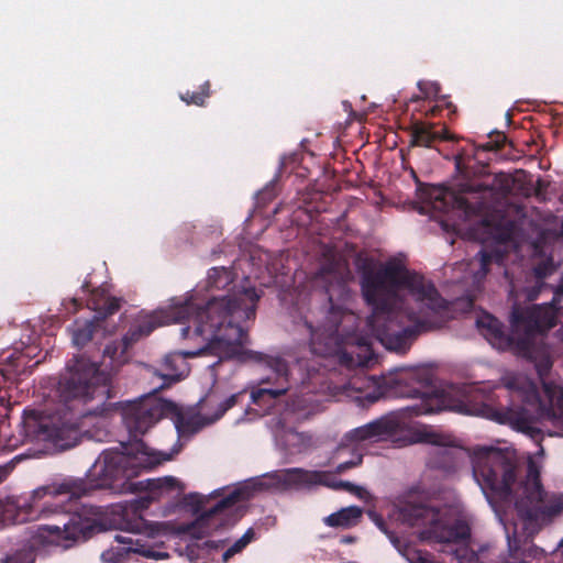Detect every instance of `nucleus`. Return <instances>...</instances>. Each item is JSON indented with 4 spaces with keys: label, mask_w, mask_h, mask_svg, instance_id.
Returning a JSON list of instances; mask_svg holds the SVG:
<instances>
[{
    "label": "nucleus",
    "mask_w": 563,
    "mask_h": 563,
    "mask_svg": "<svg viewBox=\"0 0 563 563\" xmlns=\"http://www.w3.org/2000/svg\"><path fill=\"white\" fill-rule=\"evenodd\" d=\"M261 297L262 291L258 292L254 287H243L223 297H212L205 306H198L192 299H188L169 307L167 321H187L189 324L181 328V336H197L201 344L195 351L165 355L155 372L164 382L155 391L169 387L187 375L186 358L203 354L219 355L220 360L238 358L265 363L279 378L286 379L288 365L284 358L243 350L249 335L241 323L255 318Z\"/></svg>",
    "instance_id": "1"
},
{
    "label": "nucleus",
    "mask_w": 563,
    "mask_h": 563,
    "mask_svg": "<svg viewBox=\"0 0 563 563\" xmlns=\"http://www.w3.org/2000/svg\"><path fill=\"white\" fill-rule=\"evenodd\" d=\"M210 401H211V397H209V398L207 399L206 406H208Z\"/></svg>",
    "instance_id": "60"
},
{
    "label": "nucleus",
    "mask_w": 563,
    "mask_h": 563,
    "mask_svg": "<svg viewBox=\"0 0 563 563\" xmlns=\"http://www.w3.org/2000/svg\"><path fill=\"white\" fill-rule=\"evenodd\" d=\"M440 107L439 106H434L432 108H430V110L427 112L428 115L430 117H437L440 112Z\"/></svg>",
    "instance_id": "52"
},
{
    "label": "nucleus",
    "mask_w": 563,
    "mask_h": 563,
    "mask_svg": "<svg viewBox=\"0 0 563 563\" xmlns=\"http://www.w3.org/2000/svg\"><path fill=\"white\" fill-rule=\"evenodd\" d=\"M254 539L255 531L253 528H249L239 540L223 552L221 561L223 563L229 562L230 559L242 552Z\"/></svg>",
    "instance_id": "36"
},
{
    "label": "nucleus",
    "mask_w": 563,
    "mask_h": 563,
    "mask_svg": "<svg viewBox=\"0 0 563 563\" xmlns=\"http://www.w3.org/2000/svg\"><path fill=\"white\" fill-rule=\"evenodd\" d=\"M459 563H481V554L468 547L455 551Z\"/></svg>",
    "instance_id": "42"
},
{
    "label": "nucleus",
    "mask_w": 563,
    "mask_h": 563,
    "mask_svg": "<svg viewBox=\"0 0 563 563\" xmlns=\"http://www.w3.org/2000/svg\"><path fill=\"white\" fill-rule=\"evenodd\" d=\"M318 476L311 479V487L321 485L333 490H345L357 497H362L365 489L347 481H341L334 478L330 472L325 471H312Z\"/></svg>",
    "instance_id": "31"
},
{
    "label": "nucleus",
    "mask_w": 563,
    "mask_h": 563,
    "mask_svg": "<svg viewBox=\"0 0 563 563\" xmlns=\"http://www.w3.org/2000/svg\"><path fill=\"white\" fill-rule=\"evenodd\" d=\"M0 563H30L29 554L23 551H16L11 555H7Z\"/></svg>",
    "instance_id": "46"
},
{
    "label": "nucleus",
    "mask_w": 563,
    "mask_h": 563,
    "mask_svg": "<svg viewBox=\"0 0 563 563\" xmlns=\"http://www.w3.org/2000/svg\"><path fill=\"white\" fill-rule=\"evenodd\" d=\"M110 375L84 355H76L67 363V373L59 380L60 397L65 408L41 417L36 435L65 451L78 444L81 437L79 418L104 416L111 406Z\"/></svg>",
    "instance_id": "3"
},
{
    "label": "nucleus",
    "mask_w": 563,
    "mask_h": 563,
    "mask_svg": "<svg viewBox=\"0 0 563 563\" xmlns=\"http://www.w3.org/2000/svg\"><path fill=\"white\" fill-rule=\"evenodd\" d=\"M547 493L540 481V472L536 463H528L527 481L523 483V497L516 500V509L521 517L537 521L551 519L563 510V500L560 497L545 503Z\"/></svg>",
    "instance_id": "14"
},
{
    "label": "nucleus",
    "mask_w": 563,
    "mask_h": 563,
    "mask_svg": "<svg viewBox=\"0 0 563 563\" xmlns=\"http://www.w3.org/2000/svg\"><path fill=\"white\" fill-rule=\"evenodd\" d=\"M506 141V136L503 133H497V139L495 141H489L484 145V150H500L504 146V143Z\"/></svg>",
    "instance_id": "48"
},
{
    "label": "nucleus",
    "mask_w": 563,
    "mask_h": 563,
    "mask_svg": "<svg viewBox=\"0 0 563 563\" xmlns=\"http://www.w3.org/2000/svg\"><path fill=\"white\" fill-rule=\"evenodd\" d=\"M552 365L551 358L544 356L536 364V371L542 384L543 391L549 399L548 406L555 408V428L558 429L555 434L563 435V387L548 379Z\"/></svg>",
    "instance_id": "22"
},
{
    "label": "nucleus",
    "mask_w": 563,
    "mask_h": 563,
    "mask_svg": "<svg viewBox=\"0 0 563 563\" xmlns=\"http://www.w3.org/2000/svg\"><path fill=\"white\" fill-rule=\"evenodd\" d=\"M175 402L162 399L154 394L128 401L121 407L122 421L129 431L131 441H142L144 435L161 419L169 417Z\"/></svg>",
    "instance_id": "12"
},
{
    "label": "nucleus",
    "mask_w": 563,
    "mask_h": 563,
    "mask_svg": "<svg viewBox=\"0 0 563 563\" xmlns=\"http://www.w3.org/2000/svg\"><path fill=\"white\" fill-rule=\"evenodd\" d=\"M421 441L433 445V450L430 452L428 464L445 473H452L456 471L460 460L461 451L454 446L453 439L451 435L434 431H424L421 433Z\"/></svg>",
    "instance_id": "16"
},
{
    "label": "nucleus",
    "mask_w": 563,
    "mask_h": 563,
    "mask_svg": "<svg viewBox=\"0 0 563 563\" xmlns=\"http://www.w3.org/2000/svg\"><path fill=\"white\" fill-rule=\"evenodd\" d=\"M225 544V540H208L203 542H195L190 543L187 547V554L191 562L194 563H209L214 561V554L223 549Z\"/></svg>",
    "instance_id": "29"
},
{
    "label": "nucleus",
    "mask_w": 563,
    "mask_h": 563,
    "mask_svg": "<svg viewBox=\"0 0 563 563\" xmlns=\"http://www.w3.org/2000/svg\"><path fill=\"white\" fill-rule=\"evenodd\" d=\"M316 284L322 285L323 291L311 295L309 309L299 319L294 317V324L311 352L323 354L339 334L340 324L346 316L340 306L333 303L335 292H343L346 285L333 264L322 266L317 272Z\"/></svg>",
    "instance_id": "6"
},
{
    "label": "nucleus",
    "mask_w": 563,
    "mask_h": 563,
    "mask_svg": "<svg viewBox=\"0 0 563 563\" xmlns=\"http://www.w3.org/2000/svg\"><path fill=\"white\" fill-rule=\"evenodd\" d=\"M555 269L556 267L554 265L552 257H549L545 261L540 262L533 267L536 284L534 286L527 289V299L529 301L538 299L542 290L549 287L545 284L544 279L548 276L552 275L555 272Z\"/></svg>",
    "instance_id": "32"
},
{
    "label": "nucleus",
    "mask_w": 563,
    "mask_h": 563,
    "mask_svg": "<svg viewBox=\"0 0 563 563\" xmlns=\"http://www.w3.org/2000/svg\"><path fill=\"white\" fill-rule=\"evenodd\" d=\"M356 345L361 349V351L364 353L363 357L357 361V365L365 366L368 364V362L373 357V350L371 347V341L368 338H356L355 339Z\"/></svg>",
    "instance_id": "43"
},
{
    "label": "nucleus",
    "mask_w": 563,
    "mask_h": 563,
    "mask_svg": "<svg viewBox=\"0 0 563 563\" xmlns=\"http://www.w3.org/2000/svg\"><path fill=\"white\" fill-rule=\"evenodd\" d=\"M245 396V391L242 390V391H239V393H235V394H232L231 396H229L228 398H225L224 400H222L221 402H219L217 405V410L216 412L210 417V419L208 420V422H216L218 421L219 419H221L225 412L228 410H230L231 408H233L234 406H236L238 404H240L242 401V398Z\"/></svg>",
    "instance_id": "39"
},
{
    "label": "nucleus",
    "mask_w": 563,
    "mask_h": 563,
    "mask_svg": "<svg viewBox=\"0 0 563 563\" xmlns=\"http://www.w3.org/2000/svg\"><path fill=\"white\" fill-rule=\"evenodd\" d=\"M12 470L13 465L10 463L0 466V484L8 477Z\"/></svg>",
    "instance_id": "50"
},
{
    "label": "nucleus",
    "mask_w": 563,
    "mask_h": 563,
    "mask_svg": "<svg viewBox=\"0 0 563 563\" xmlns=\"http://www.w3.org/2000/svg\"><path fill=\"white\" fill-rule=\"evenodd\" d=\"M88 307L97 313V320H103L120 309L121 299L110 296L103 289H95L91 291Z\"/></svg>",
    "instance_id": "27"
},
{
    "label": "nucleus",
    "mask_w": 563,
    "mask_h": 563,
    "mask_svg": "<svg viewBox=\"0 0 563 563\" xmlns=\"http://www.w3.org/2000/svg\"><path fill=\"white\" fill-rule=\"evenodd\" d=\"M504 388L512 401L504 408L503 415L514 429L537 441L541 439V430L534 426L537 421L548 420L555 427V408L542 402L533 382L511 375L504 379Z\"/></svg>",
    "instance_id": "10"
},
{
    "label": "nucleus",
    "mask_w": 563,
    "mask_h": 563,
    "mask_svg": "<svg viewBox=\"0 0 563 563\" xmlns=\"http://www.w3.org/2000/svg\"><path fill=\"white\" fill-rule=\"evenodd\" d=\"M534 551H536V554H538V553H539V554H541V555H543V554H544V550H543V549H540V548H537V547H536V548H534Z\"/></svg>",
    "instance_id": "58"
},
{
    "label": "nucleus",
    "mask_w": 563,
    "mask_h": 563,
    "mask_svg": "<svg viewBox=\"0 0 563 563\" xmlns=\"http://www.w3.org/2000/svg\"><path fill=\"white\" fill-rule=\"evenodd\" d=\"M36 346H27L24 351L14 352L8 356V363L0 368V406H10V388L18 375L23 373L25 368L36 366L40 362L29 365V362L35 356Z\"/></svg>",
    "instance_id": "17"
},
{
    "label": "nucleus",
    "mask_w": 563,
    "mask_h": 563,
    "mask_svg": "<svg viewBox=\"0 0 563 563\" xmlns=\"http://www.w3.org/2000/svg\"><path fill=\"white\" fill-rule=\"evenodd\" d=\"M362 461H363L362 455H357V457L355 460L342 462L336 465L334 473L342 474V473L346 472L347 470H351L353 467L361 465Z\"/></svg>",
    "instance_id": "47"
},
{
    "label": "nucleus",
    "mask_w": 563,
    "mask_h": 563,
    "mask_svg": "<svg viewBox=\"0 0 563 563\" xmlns=\"http://www.w3.org/2000/svg\"><path fill=\"white\" fill-rule=\"evenodd\" d=\"M445 124L417 121L410 128V146L433 148L441 141H457Z\"/></svg>",
    "instance_id": "23"
},
{
    "label": "nucleus",
    "mask_w": 563,
    "mask_h": 563,
    "mask_svg": "<svg viewBox=\"0 0 563 563\" xmlns=\"http://www.w3.org/2000/svg\"><path fill=\"white\" fill-rule=\"evenodd\" d=\"M411 100H412V101H419V100H420V97L412 98Z\"/></svg>",
    "instance_id": "59"
},
{
    "label": "nucleus",
    "mask_w": 563,
    "mask_h": 563,
    "mask_svg": "<svg viewBox=\"0 0 563 563\" xmlns=\"http://www.w3.org/2000/svg\"><path fill=\"white\" fill-rule=\"evenodd\" d=\"M55 488L56 485L43 486L32 493L0 498V523L16 525L57 515L60 518L56 523L38 528V536L45 542L69 549L91 538L99 530L98 523L78 512H70V505L65 504Z\"/></svg>",
    "instance_id": "4"
},
{
    "label": "nucleus",
    "mask_w": 563,
    "mask_h": 563,
    "mask_svg": "<svg viewBox=\"0 0 563 563\" xmlns=\"http://www.w3.org/2000/svg\"><path fill=\"white\" fill-rule=\"evenodd\" d=\"M356 538L355 537H352V536H345L342 538L341 542L342 543H353L355 542Z\"/></svg>",
    "instance_id": "55"
},
{
    "label": "nucleus",
    "mask_w": 563,
    "mask_h": 563,
    "mask_svg": "<svg viewBox=\"0 0 563 563\" xmlns=\"http://www.w3.org/2000/svg\"><path fill=\"white\" fill-rule=\"evenodd\" d=\"M409 563H435L429 558L427 552H422L419 550H412L411 552L406 554Z\"/></svg>",
    "instance_id": "44"
},
{
    "label": "nucleus",
    "mask_w": 563,
    "mask_h": 563,
    "mask_svg": "<svg viewBox=\"0 0 563 563\" xmlns=\"http://www.w3.org/2000/svg\"><path fill=\"white\" fill-rule=\"evenodd\" d=\"M115 540L118 545L111 547L110 549L101 553V560L103 563H123L132 553L142 554L145 558L158 559L161 555L153 550H144L133 547V542L126 541L124 538L117 536Z\"/></svg>",
    "instance_id": "25"
},
{
    "label": "nucleus",
    "mask_w": 563,
    "mask_h": 563,
    "mask_svg": "<svg viewBox=\"0 0 563 563\" xmlns=\"http://www.w3.org/2000/svg\"><path fill=\"white\" fill-rule=\"evenodd\" d=\"M407 396L420 399V404L412 407L416 416L438 413L444 410L484 416L490 411L495 401L493 391L474 384L438 389L432 384L430 375L422 379L420 387L412 388Z\"/></svg>",
    "instance_id": "7"
},
{
    "label": "nucleus",
    "mask_w": 563,
    "mask_h": 563,
    "mask_svg": "<svg viewBox=\"0 0 563 563\" xmlns=\"http://www.w3.org/2000/svg\"><path fill=\"white\" fill-rule=\"evenodd\" d=\"M342 360H343V362H344L346 365H349V366H352V365H353V360H352V357H351V356H349V355H347V353H344V354L342 355Z\"/></svg>",
    "instance_id": "53"
},
{
    "label": "nucleus",
    "mask_w": 563,
    "mask_h": 563,
    "mask_svg": "<svg viewBox=\"0 0 563 563\" xmlns=\"http://www.w3.org/2000/svg\"><path fill=\"white\" fill-rule=\"evenodd\" d=\"M473 475L486 498L509 500L518 477L514 454L498 448H476L472 454Z\"/></svg>",
    "instance_id": "11"
},
{
    "label": "nucleus",
    "mask_w": 563,
    "mask_h": 563,
    "mask_svg": "<svg viewBox=\"0 0 563 563\" xmlns=\"http://www.w3.org/2000/svg\"><path fill=\"white\" fill-rule=\"evenodd\" d=\"M363 510L358 506H350L340 509L324 518V523L333 528H351L358 523L362 518Z\"/></svg>",
    "instance_id": "33"
},
{
    "label": "nucleus",
    "mask_w": 563,
    "mask_h": 563,
    "mask_svg": "<svg viewBox=\"0 0 563 563\" xmlns=\"http://www.w3.org/2000/svg\"><path fill=\"white\" fill-rule=\"evenodd\" d=\"M168 313L169 310L167 311L166 317ZM164 322H168L167 319L164 321H157L156 317L152 316L136 324L131 325L120 341H114L106 346L103 351L104 356H108L113 361H121V358L134 343H136L143 336L150 335L157 327L162 325Z\"/></svg>",
    "instance_id": "20"
},
{
    "label": "nucleus",
    "mask_w": 563,
    "mask_h": 563,
    "mask_svg": "<svg viewBox=\"0 0 563 563\" xmlns=\"http://www.w3.org/2000/svg\"><path fill=\"white\" fill-rule=\"evenodd\" d=\"M142 526H143L142 519L137 518L133 522H129L126 528L131 531H140Z\"/></svg>",
    "instance_id": "51"
},
{
    "label": "nucleus",
    "mask_w": 563,
    "mask_h": 563,
    "mask_svg": "<svg viewBox=\"0 0 563 563\" xmlns=\"http://www.w3.org/2000/svg\"><path fill=\"white\" fill-rule=\"evenodd\" d=\"M210 97V81H205L199 91H186L180 96V99L187 104H195L202 107L206 103V99Z\"/></svg>",
    "instance_id": "38"
},
{
    "label": "nucleus",
    "mask_w": 563,
    "mask_h": 563,
    "mask_svg": "<svg viewBox=\"0 0 563 563\" xmlns=\"http://www.w3.org/2000/svg\"><path fill=\"white\" fill-rule=\"evenodd\" d=\"M184 492L183 484L175 477L168 476L148 482V498L142 501V507H147L150 501L169 497L173 493L180 495Z\"/></svg>",
    "instance_id": "28"
},
{
    "label": "nucleus",
    "mask_w": 563,
    "mask_h": 563,
    "mask_svg": "<svg viewBox=\"0 0 563 563\" xmlns=\"http://www.w3.org/2000/svg\"><path fill=\"white\" fill-rule=\"evenodd\" d=\"M446 108H448L452 113H455V111H456V108H455L451 102H446Z\"/></svg>",
    "instance_id": "57"
},
{
    "label": "nucleus",
    "mask_w": 563,
    "mask_h": 563,
    "mask_svg": "<svg viewBox=\"0 0 563 563\" xmlns=\"http://www.w3.org/2000/svg\"><path fill=\"white\" fill-rule=\"evenodd\" d=\"M559 547H563V539L560 541Z\"/></svg>",
    "instance_id": "61"
},
{
    "label": "nucleus",
    "mask_w": 563,
    "mask_h": 563,
    "mask_svg": "<svg viewBox=\"0 0 563 563\" xmlns=\"http://www.w3.org/2000/svg\"><path fill=\"white\" fill-rule=\"evenodd\" d=\"M418 88L423 93L424 98H430L439 92V86L434 82L419 81Z\"/></svg>",
    "instance_id": "45"
},
{
    "label": "nucleus",
    "mask_w": 563,
    "mask_h": 563,
    "mask_svg": "<svg viewBox=\"0 0 563 563\" xmlns=\"http://www.w3.org/2000/svg\"><path fill=\"white\" fill-rule=\"evenodd\" d=\"M317 412V406L310 396L295 395L289 397L279 413L278 424H297L310 419Z\"/></svg>",
    "instance_id": "24"
},
{
    "label": "nucleus",
    "mask_w": 563,
    "mask_h": 563,
    "mask_svg": "<svg viewBox=\"0 0 563 563\" xmlns=\"http://www.w3.org/2000/svg\"><path fill=\"white\" fill-rule=\"evenodd\" d=\"M558 313H563V277L558 287L553 289L551 302L542 306H533L528 309H521L519 307L512 309L514 327H523L527 332V336L519 342L520 347L528 351L531 345L532 335H543L555 327Z\"/></svg>",
    "instance_id": "13"
},
{
    "label": "nucleus",
    "mask_w": 563,
    "mask_h": 563,
    "mask_svg": "<svg viewBox=\"0 0 563 563\" xmlns=\"http://www.w3.org/2000/svg\"><path fill=\"white\" fill-rule=\"evenodd\" d=\"M400 430L401 424L398 417L391 413L351 430L346 438L354 442H375L396 435Z\"/></svg>",
    "instance_id": "21"
},
{
    "label": "nucleus",
    "mask_w": 563,
    "mask_h": 563,
    "mask_svg": "<svg viewBox=\"0 0 563 563\" xmlns=\"http://www.w3.org/2000/svg\"><path fill=\"white\" fill-rule=\"evenodd\" d=\"M120 449L104 450L89 470L87 479H64L56 485L55 492L65 496L71 508V499H78L95 489L121 490L131 478L162 462L143 441L122 442Z\"/></svg>",
    "instance_id": "5"
},
{
    "label": "nucleus",
    "mask_w": 563,
    "mask_h": 563,
    "mask_svg": "<svg viewBox=\"0 0 563 563\" xmlns=\"http://www.w3.org/2000/svg\"><path fill=\"white\" fill-rule=\"evenodd\" d=\"M361 291L372 307L367 327L387 350L406 353L416 339L433 328L428 311L445 308L434 284L399 262L375 269L369 257L355 261Z\"/></svg>",
    "instance_id": "2"
},
{
    "label": "nucleus",
    "mask_w": 563,
    "mask_h": 563,
    "mask_svg": "<svg viewBox=\"0 0 563 563\" xmlns=\"http://www.w3.org/2000/svg\"><path fill=\"white\" fill-rule=\"evenodd\" d=\"M180 437L192 435L197 433L206 424H209L210 418H199L197 416L187 417L183 413L181 409L175 404L174 412H170L169 417Z\"/></svg>",
    "instance_id": "30"
},
{
    "label": "nucleus",
    "mask_w": 563,
    "mask_h": 563,
    "mask_svg": "<svg viewBox=\"0 0 563 563\" xmlns=\"http://www.w3.org/2000/svg\"><path fill=\"white\" fill-rule=\"evenodd\" d=\"M233 273L227 267H212L208 272V287L224 289L233 283Z\"/></svg>",
    "instance_id": "35"
},
{
    "label": "nucleus",
    "mask_w": 563,
    "mask_h": 563,
    "mask_svg": "<svg viewBox=\"0 0 563 563\" xmlns=\"http://www.w3.org/2000/svg\"><path fill=\"white\" fill-rule=\"evenodd\" d=\"M475 156L476 150L473 145L457 150L453 156L456 181L448 197L452 205V212L459 217L461 222L482 217V224L489 227V220L484 216L489 210L488 197L493 195L494 187L474 177L476 172L471 163Z\"/></svg>",
    "instance_id": "9"
},
{
    "label": "nucleus",
    "mask_w": 563,
    "mask_h": 563,
    "mask_svg": "<svg viewBox=\"0 0 563 563\" xmlns=\"http://www.w3.org/2000/svg\"><path fill=\"white\" fill-rule=\"evenodd\" d=\"M288 387L278 388L260 387L251 393L252 402L260 407L272 408L278 402V398L286 394Z\"/></svg>",
    "instance_id": "34"
},
{
    "label": "nucleus",
    "mask_w": 563,
    "mask_h": 563,
    "mask_svg": "<svg viewBox=\"0 0 563 563\" xmlns=\"http://www.w3.org/2000/svg\"><path fill=\"white\" fill-rule=\"evenodd\" d=\"M282 428L277 441L287 454H300L311 445V437L305 432L296 431L292 424H279Z\"/></svg>",
    "instance_id": "26"
},
{
    "label": "nucleus",
    "mask_w": 563,
    "mask_h": 563,
    "mask_svg": "<svg viewBox=\"0 0 563 563\" xmlns=\"http://www.w3.org/2000/svg\"><path fill=\"white\" fill-rule=\"evenodd\" d=\"M542 189H543V183L541 179L538 180V187H537V190H536V195L537 197H540L542 195Z\"/></svg>",
    "instance_id": "56"
},
{
    "label": "nucleus",
    "mask_w": 563,
    "mask_h": 563,
    "mask_svg": "<svg viewBox=\"0 0 563 563\" xmlns=\"http://www.w3.org/2000/svg\"><path fill=\"white\" fill-rule=\"evenodd\" d=\"M433 493L423 485L411 486L399 508L402 522L411 527H427L426 538L439 543H460L471 537L470 526L460 519L452 522L442 517L437 507L430 505Z\"/></svg>",
    "instance_id": "8"
},
{
    "label": "nucleus",
    "mask_w": 563,
    "mask_h": 563,
    "mask_svg": "<svg viewBox=\"0 0 563 563\" xmlns=\"http://www.w3.org/2000/svg\"><path fill=\"white\" fill-rule=\"evenodd\" d=\"M274 198V188H265L258 192V199L266 203Z\"/></svg>",
    "instance_id": "49"
},
{
    "label": "nucleus",
    "mask_w": 563,
    "mask_h": 563,
    "mask_svg": "<svg viewBox=\"0 0 563 563\" xmlns=\"http://www.w3.org/2000/svg\"><path fill=\"white\" fill-rule=\"evenodd\" d=\"M250 497L247 488H235L229 495L218 500L210 509L202 511L197 519L187 527V531L198 540L205 537L211 528L210 520L232 508L239 501Z\"/></svg>",
    "instance_id": "19"
},
{
    "label": "nucleus",
    "mask_w": 563,
    "mask_h": 563,
    "mask_svg": "<svg viewBox=\"0 0 563 563\" xmlns=\"http://www.w3.org/2000/svg\"><path fill=\"white\" fill-rule=\"evenodd\" d=\"M82 288H88V284H87V283H86V284H84V285H82Z\"/></svg>",
    "instance_id": "62"
},
{
    "label": "nucleus",
    "mask_w": 563,
    "mask_h": 563,
    "mask_svg": "<svg viewBox=\"0 0 563 563\" xmlns=\"http://www.w3.org/2000/svg\"><path fill=\"white\" fill-rule=\"evenodd\" d=\"M374 390L366 393L364 396L365 400H367L369 404H374L380 398H385L390 394V388L385 377L374 379Z\"/></svg>",
    "instance_id": "40"
},
{
    "label": "nucleus",
    "mask_w": 563,
    "mask_h": 563,
    "mask_svg": "<svg viewBox=\"0 0 563 563\" xmlns=\"http://www.w3.org/2000/svg\"><path fill=\"white\" fill-rule=\"evenodd\" d=\"M96 331L95 321H87L82 325L76 328L73 332V343L78 347H84L93 338Z\"/></svg>",
    "instance_id": "37"
},
{
    "label": "nucleus",
    "mask_w": 563,
    "mask_h": 563,
    "mask_svg": "<svg viewBox=\"0 0 563 563\" xmlns=\"http://www.w3.org/2000/svg\"><path fill=\"white\" fill-rule=\"evenodd\" d=\"M318 475L312 471L300 467L277 470L265 474L260 481L261 488H274L278 490H287L291 488H310L311 479Z\"/></svg>",
    "instance_id": "18"
},
{
    "label": "nucleus",
    "mask_w": 563,
    "mask_h": 563,
    "mask_svg": "<svg viewBox=\"0 0 563 563\" xmlns=\"http://www.w3.org/2000/svg\"><path fill=\"white\" fill-rule=\"evenodd\" d=\"M477 257L479 260L481 267L475 274L476 279L484 278L487 275V273L489 272V266L493 263L494 258L496 260V262L503 261L500 254H492L485 250H481L477 254Z\"/></svg>",
    "instance_id": "41"
},
{
    "label": "nucleus",
    "mask_w": 563,
    "mask_h": 563,
    "mask_svg": "<svg viewBox=\"0 0 563 563\" xmlns=\"http://www.w3.org/2000/svg\"><path fill=\"white\" fill-rule=\"evenodd\" d=\"M189 498L197 499V512H198L200 510V506H201L200 496L198 494H191V495H189Z\"/></svg>",
    "instance_id": "54"
},
{
    "label": "nucleus",
    "mask_w": 563,
    "mask_h": 563,
    "mask_svg": "<svg viewBox=\"0 0 563 563\" xmlns=\"http://www.w3.org/2000/svg\"><path fill=\"white\" fill-rule=\"evenodd\" d=\"M476 323L481 334L492 344V346L503 351L516 349L526 357L531 358L533 356L536 335L531 336V345L529 346V350H522L519 342L527 336V332L523 327H514L512 313L510 314V324L512 329L510 334L505 331L504 324L497 318L488 313L478 318Z\"/></svg>",
    "instance_id": "15"
}]
</instances>
